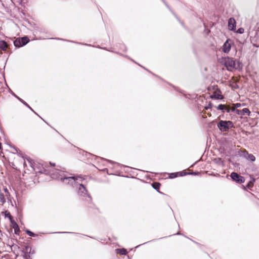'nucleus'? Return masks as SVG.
Here are the masks:
<instances>
[{"label":"nucleus","mask_w":259,"mask_h":259,"mask_svg":"<svg viewBox=\"0 0 259 259\" xmlns=\"http://www.w3.org/2000/svg\"><path fill=\"white\" fill-rule=\"evenodd\" d=\"M44 172L46 174H50L53 176V178L60 179L66 183H67L71 185L74 184L77 185L78 184L79 186L77 191L78 194L83 197H87L89 199V200H87V201L91 200V197L88 194V191L85 187L82 184H79V182H82L83 180L81 177H63L60 174L61 172L59 170H57L55 172H52L51 170L45 169Z\"/></svg>","instance_id":"f257e3e1"},{"label":"nucleus","mask_w":259,"mask_h":259,"mask_svg":"<svg viewBox=\"0 0 259 259\" xmlns=\"http://www.w3.org/2000/svg\"><path fill=\"white\" fill-rule=\"evenodd\" d=\"M222 62L226 67L228 70L232 71L233 69H237L240 68V63H236L235 60L230 57H225L222 59Z\"/></svg>","instance_id":"f03ea898"},{"label":"nucleus","mask_w":259,"mask_h":259,"mask_svg":"<svg viewBox=\"0 0 259 259\" xmlns=\"http://www.w3.org/2000/svg\"><path fill=\"white\" fill-rule=\"evenodd\" d=\"M218 127L222 132H227L233 127V123L231 121L221 120L218 123Z\"/></svg>","instance_id":"7ed1b4c3"},{"label":"nucleus","mask_w":259,"mask_h":259,"mask_svg":"<svg viewBox=\"0 0 259 259\" xmlns=\"http://www.w3.org/2000/svg\"><path fill=\"white\" fill-rule=\"evenodd\" d=\"M230 176L232 180L238 183H243L245 182V179L244 178V177L240 176L236 172H232Z\"/></svg>","instance_id":"20e7f679"},{"label":"nucleus","mask_w":259,"mask_h":259,"mask_svg":"<svg viewBox=\"0 0 259 259\" xmlns=\"http://www.w3.org/2000/svg\"><path fill=\"white\" fill-rule=\"evenodd\" d=\"M232 44V41L230 39H227L223 46V52L225 53H228L230 51Z\"/></svg>","instance_id":"39448f33"},{"label":"nucleus","mask_w":259,"mask_h":259,"mask_svg":"<svg viewBox=\"0 0 259 259\" xmlns=\"http://www.w3.org/2000/svg\"><path fill=\"white\" fill-rule=\"evenodd\" d=\"M7 216H8L9 219L11 220V226L14 229L15 233L17 234L20 231L18 225L15 222L11 220V216L9 213H8Z\"/></svg>","instance_id":"423d86ee"},{"label":"nucleus","mask_w":259,"mask_h":259,"mask_svg":"<svg viewBox=\"0 0 259 259\" xmlns=\"http://www.w3.org/2000/svg\"><path fill=\"white\" fill-rule=\"evenodd\" d=\"M228 28L230 30H234L236 28V21L233 18H231L228 21Z\"/></svg>","instance_id":"0eeeda50"},{"label":"nucleus","mask_w":259,"mask_h":259,"mask_svg":"<svg viewBox=\"0 0 259 259\" xmlns=\"http://www.w3.org/2000/svg\"><path fill=\"white\" fill-rule=\"evenodd\" d=\"M31 248L29 246H25V247L23 248V251L25 253V257L26 258H27L28 257H29V254L32 253H33V252H31Z\"/></svg>","instance_id":"6e6552de"},{"label":"nucleus","mask_w":259,"mask_h":259,"mask_svg":"<svg viewBox=\"0 0 259 259\" xmlns=\"http://www.w3.org/2000/svg\"><path fill=\"white\" fill-rule=\"evenodd\" d=\"M8 47V45L6 41L4 40L0 41V49L3 51H5Z\"/></svg>","instance_id":"1a4fd4ad"},{"label":"nucleus","mask_w":259,"mask_h":259,"mask_svg":"<svg viewBox=\"0 0 259 259\" xmlns=\"http://www.w3.org/2000/svg\"><path fill=\"white\" fill-rule=\"evenodd\" d=\"M20 39L22 46H23L25 45L26 44H27L29 40L27 37H23L20 38Z\"/></svg>","instance_id":"9d476101"},{"label":"nucleus","mask_w":259,"mask_h":259,"mask_svg":"<svg viewBox=\"0 0 259 259\" xmlns=\"http://www.w3.org/2000/svg\"><path fill=\"white\" fill-rule=\"evenodd\" d=\"M14 46L16 47H18L19 48V47H22V44H21V42L20 38L16 39L14 41Z\"/></svg>","instance_id":"9b49d317"},{"label":"nucleus","mask_w":259,"mask_h":259,"mask_svg":"<svg viewBox=\"0 0 259 259\" xmlns=\"http://www.w3.org/2000/svg\"><path fill=\"white\" fill-rule=\"evenodd\" d=\"M241 112H242V115H247L249 116L250 114V111L249 110V109L248 108H244L242 110H241Z\"/></svg>","instance_id":"f8f14e48"},{"label":"nucleus","mask_w":259,"mask_h":259,"mask_svg":"<svg viewBox=\"0 0 259 259\" xmlns=\"http://www.w3.org/2000/svg\"><path fill=\"white\" fill-rule=\"evenodd\" d=\"M6 198L5 194L2 193H0V202L2 203H4L6 202Z\"/></svg>","instance_id":"ddd939ff"},{"label":"nucleus","mask_w":259,"mask_h":259,"mask_svg":"<svg viewBox=\"0 0 259 259\" xmlns=\"http://www.w3.org/2000/svg\"><path fill=\"white\" fill-rule=\"evenodd\" d=\"M117 252L122 254V255H125L127 254V251L125 249L122 248V249H117Z\"/></svg>","instance_id":"4468645a"},{"label":"nucleus","mask_w":259,"mask_h":259,"mask_svg":"<svg viewBox=\"0 0 259 259\" xmlns=\"http://www.w3.org/2000/svg\"><path fill=\"white\" fill-rule=\"evenodd\" d=\"M247 159L248 160H250L251 161H254L255 160V157L253 155L250 154H248Z\"/></svg>","instance_id":"2eb2a0df"},{"label":"nucleus","mask_w":259,"mask_h":259,"mask_svg":"<svg viewBox=\"0 0 259 259\" xmlns=\"http://www.w3.org/2000/svg\"><path fill=\"white\" fill-rule=\"evenodd\" d=\"M217 108L218 110H220L224 112L225 109H226V106L225 105L220 104L219 105H218Z\"/></svg>","instance_id":"dca6fc26"},{"label":"nucleus","mask_w":259,"mask_h":259,"mask_svg":"<svg viewBox=\"0 0 259 259\" xmlns=\"http://www.w3.org/2000/svg\"><path fill=\"white\" fill-rule=\"evenodd\" d=\"M4 190L5 193V196L7 198L9 199L10 196V194L9 192L8 189L7 188H4Z\"/></svg>","instance_id":"f3484780"},{"label":"nucleus","mask_w":259,"mask_h":259,"mask_svg":"<svg viewBox=\"0 0 259 259\" xmlns=\"http://www.w3.org/2000/svg\"><path fill=\"white\" fill-rule=\"evenodd\" d=\"M212 98H214L217 99H221L223 98V97L222 95L219 94H214L213 96H212Z\"/></svg>","instance_id":"a211bd4d"},{"label":"nucleus","mask_w":259,"mask_h":259,"mask_svg":"<svg viewBox=\"0 0 259 259\" xmlns=\"http://www.w3.org/2000/svg\"><path fill=\"white\" fill-rule=\"evenodd\" d=\"M153 187L156 190H158L160 187V184L158 183H155L153 184Z\"/></svg>","instance_id":"6ab92c4d"},{"label":"nucleus","mask_w":259,"mask_h":259,"mask_svg":"<svg viewBox=\"0 0 259 259\" xmlns=\"http://www.w3.org/2000/svg\"><path fill=\"white\" fill-rule=\"evenodd\" d=\"M244 29L243 28H240L237 30V32L240 34H242L244 32Z\"/></svg>","instance_id":"aec40b11"},{"label":"nucleus","mask_w":259,"mask_h":259,"mask_svg":"<svg viewBox=\"0 0 259 259\" xmlns=\"http://www.w3.org/2000/svg\"><path fill=\"white\" fill-rule=\"evenodd\" d=\"M26 233L30 236H35L33 232H31L30 231L27 230L26 231Z\"/></svg>","instance_id":"412c9836"},{"label":"nucleus","mask_w":259,"mask_h":259,"mask_svg":"<svg viewBox=\"0 0 259 259\" xmlns=\"http://www.w3.org/2000/svg\"><path fill=\"white\" fill-rule=\"evenodd\" d=\"M224 111H226L227 113L231 112V108L226 106V109H225Z\"/></svg>","instance_id":"4be33fe9"},{"label":"nucleus","mask_w":259,"mask_h":259,"mask_svg":"<svg viewBox=\"0 0 259 259\" xmlns=\"http://www.w3.org/2000/svg\"><path fill=\"white\" fill-rule=\"evenodd\" d=\"M234 106L236 108H239V107H240L241 106V104H240V103H236L234 105Z\"/></svg>","instance_id":"5701e85b"},{"label":"nucleus","mask_w":259,"mask_h":259,"mask_svg":"<svg viewBox=\"0 0 259 259\" xmlns=\"http://www.w3.org/2000/svg\"><path fill=\"white\" fill-rule=\"evenodd\" d=\"M235 112H236L238 115H242V112H241V110H236L235 111Z\"/></svg>","instance_id":"b1692460"},{"label":"nucleus","mask_w":259,"mask_h":259,"mask_svg":"<svg viewBox=\"0 0 259 259\" xmlns=\"http://www.w3.org/2000/svg\"><path fill=\"white\" fill-rule=\"evenodd\" d=\"M236 110V108L234 106H233L232 108H231V111L235 112Z\"/></svg>","instance_id":"393cba45"},{"label":"nucleus","mask_w":259,"mask_h":259,"mask_svg":"<svg viewBox=\"0 0 259 259\" xmlns=\"http://www.w3.org/2000/svg\"><path fill=\"white\" fill-rule=\"evenodd\" d=\"M17 98H18V99H19V100H20L22 103H23L24 104V103H25V102H24L23 100H22L21 99H20V98H18V97H17Z\"/></svg>","instance_id":"a878e982"},{"label":"nucleus","mask_w":259,"mask_h":259,"mask_svg":"<svg viewBox=\"0 0 259 259\" xmlns=\"http://www.w3.org/2000/svg\"><path fill=\"white\" fill-rule=\"evenodd\" d=\"M24 105H25L27 107H28L29 108L32 110L30 107L26 102L24 103Z\"/></svg>","instance_id":"bb28decb"},{"label":"nucleus","mask_w":259,"mask_h":259,"mask_svg":"<svg viewBox=\"0 0 259 259\" xmlns=\"http://www.w3.org/2000/svg\"><path fill=\"white\" fill-rule=\"evenodd\" d=\"M24 105H25L27 107H28L29 108L32 110L30 107L26 102L24 103Z\"/></svg>","instance_id":"cd10ccee"},{"label":"nucleus","mask_w":259,"mask_h":259,"mask_svg":"<svg viewBox=\"0 0 259 259\" xmlns=\"http://www.w3.org/2000/svg\"><path fill=\"white\" fill-rule=\"evenodd\" d=\"M50 164L52 165L53 166H54L55 165V163H52L51 162L50 163Z\"/></svg>","instance_id":"c85d7f7f"},{"label":"nucleus","mask_w":259,"mask_h":259,"mask_svg":"<svg viewBox=\"0 0 259 259\" xmlns=\"http://www.w3.org/2000/svg\"><path fill=\"white\" fill-rule=\"evenodd\" d=\"M2 149V145H1V143H0V150Z\"/></svg>","instance_id":"c756f323"},{"label":"nucleus","mask_w":259,"mask_h":259,"mask_svg":"<svg viewBox=\"0 0 259 259\" xmlns=\"http://www.w3.org/2000/svg\"><path fill=\"white\" fill-rule=\"evenodd\" d=\"M164 3H165L164 1V0H162Z\"/></svg>","instance_id":"7c9ffc66"}]
</instances>
